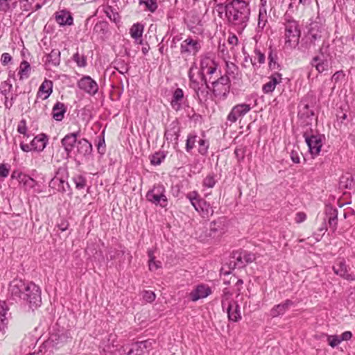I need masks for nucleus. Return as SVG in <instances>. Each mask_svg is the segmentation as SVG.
<instances>
[{"mask_svg": "<svg viewBox=\"0 0 355 355\" xmlns=\"http://www.w3.org/2000/svg\"><path fill=\"white\" fill-rule=\"evenodd\" d=\"M44 62L46 65L57 67L60 63V51L59 49H54L45 55Z\"/></svg>", "mask_w": 355, "mask_h": 355, "instance_id": "7c9ffc66", "label": "nucleus"}, {"mask_svg": "<svg viewBox=\"0 0 355 355\" xmlns=\"http://www.w3.org/2000/svg\"><path fill=\"white\" fill-rule=\"evenodd\" d=\"M179 136L180 128L175 123H171L164 133V138L168 141L174 142L175 145H178Z\"/></svg>", "mask_w": 355, "mask_h": 355, "instance_id": "393cba45", "label": "nucleus"}, {"mask_svg": "<svg viewBox=\"0 0 355 355\" xmlns=\"http://www.w3.org/2000/svg\"><path fill=\"white\" fill-rule=\"evenodd\" d=\"M187 28L193 33L200 35L203 33V24L202 20L197 15H193L187 23Z\"/></svg>", "mask_w": 355, "mask_h": 355, "instance_id": "cd10ccee", "label": "nucleus"}, {"mask_svg": "<svg viewBox=\"0 0 355 355\" xmlns=\"http://www.w3.org/2000/svg\"><path fill=\"white\" fill-rule=\"evenodd\" d=\"M31 65L27 61H22L20 64L19 75L20 79L27 78L29 76Z\"/></svg>", "mask_w": 355, "mask_h": 355, "instance_id": "37998d69", "label": "nucleus"}, {"mask_svg": "<svg viewBox=\"0 0 355 355\" xmlns=\"http://www.w3.org/2000/svg\"><path fill=\"white\" fill-rule=\"evenodd\" d=\"M47 142V136L44 133H42L33 138L31 142V146H32L33 150L41 152L45 148Z\"/></svg>", "mask_w": 355, "mask_h": 355, "instance_id": "bb28decb", "label": "nucleus"}, {"mask_svg": "<svg viewBox=\"0 0 355 355\" xmlns=\"http://www.w3.org/2000/svg\"><path fill=\"white\" fill-rule=\"evenodd\" d=\"M143 32L144 26L139 23L134 24L130 30L131 37L135 40L142 37Z\"/></svg>", "mask_w": 355, "mask_h": 355, "instance_id": "ea45409f", "label": "nucleus"}, {"mask_svg": "<svg viewBox=\"0 0 355 355\" xmlns=\"http://www.w3.org/2000/svg\"><path fill=\"white\" fill-rule=\"evenodd\" d=\"M152 343L153 342L150 340L135 342V344L137 345L138 350H141V355H143L144 349H148L152 347Z\"/></svg>", "mask_w": 355, "mask_h": 355, "instance_id": "13d9d810", "label": "nucleus"}, {"mask_svg": "<svg viewBox=\"0 0 355 355\" xmlns=\"http://www.w3.org/2000/svg\"><path fill=\"white\" fill-rule=\"evenodd\" d=\"M324 31V20L321 17L317 16L315 19H311L306 37L309 42V49L311 46H315L321 40Z\"/></svg>", "mask_w": 355, "mask_h": 355, "instance_id": "39448f33", "label": "nucleus"}, {"mask_svg": "<svg viewBox=\"0 0 355 355\" xmlns=\"http://www.w3.org/2000/svg\"><path fill=\"white\" fill-rule=\"evenodd\" d=\"M12 85L8 80L1 82L0 85V93L5 96V98L8 96V94L12 91Z\"/></svg>", "mask_w": 355, "mask_h": 355, "instance_id": "603ef678", "label": "nucleus"}, {"mask_svg": "<svg viewBox=\"0 0 355 355\" xmlns=\"http://www.w3.org/2000/svg\"><path fill=\"white\" fill-rule=\"evenodd\" d=\"M156 295L154 292L151 291H146L143 293V299L146 302H153L155 300Z\"/></svg>", "mask_w": 355, "mask_h": 355, "instance_id": "69168bd1", "label": "nucleus"}, {"mask_svg": "<svg viewBox=\"0 0 355 355\" xmlns=\"http://www.w3.org/2000/svg\"><path fill=\"white\" fill-rule=\"evenodd\" d=\"M8 307L5 301H0V331H4L8 324Z\"/></svg>", "mask_w": 355, "mask_h": 355, "instance_id": "f704fd0d", "label": "nucleus"}, {"mask_svg": "<svg viewBox=\"0 0 355 355\" xmlns=\"http://www.w3.org/2000/svg\"><path fill=\"white\" fill-rule=\"evenodd\" d=\"M115 69L121 74H125L129 71V66L124 61L116 62Z\"/></svg>", "mask_w": 355, "mask_h": 355, "instance_id": "052dcab7", "label": "nucleus"}, {"mask_svg": "<svg viewBox=\"0 0 355 355\" xmlns=\"http://www.w3.org/2000/svg\"><path fill=\"white\" fill-rule=\"evenodd\" d=\"M139 4L144 5L146 10L154 12L157 9V0H139Z\"/></svg>", "mask_w": 355, "mask_h": 355, "instance_id": "09e8293b", "label": "nucleus"}, {"mask_svg": "<svg viewBox=\"0 0 355 355\" xmlns=\"http://www.w3.org/2000/svg\"><path fill=\"white\" fill-rule=\"evenodd\" d=\"M250 110L251 107L249 104L241 103L236 105L228 114L227 120L231 123H235L239 117L243 116L250 112Z\"/></svg>", "mask_w": 355, "mask_h": 355, "instance_id": "2eb2a0df", "label": "nucleus"}, {"mask_svg": "<svg viewBox=\"0 0 355 355\" xmlns=\"http://www.w3.org/2000/svg\"><path fill=\"white\" fill-rule=\"evenodd\" d=\"M78 87L90 96H94L98 91L97 83L89 76H85L78 82Z\"/></svg>", "mask_w": 355, "mask_h": 355, "instance_id": "4468645a", "label": "nucleus"}, {"mask_svg": "<svg viewBox=\"0 0 355 355\" xmlns=\"http://www.w3.org/2000/svg\"><path fill=\"white\" fill-rule=\"evenodd\" d=\"M73 60L80 67H84L87 65L86 57L84 55L79 54L78 52L73 55Z\"/></svg>", "mask_w": 355, "mask_h": 355, "instance_id": "6e6d98bb", "label": "nucleus"}, {"mask_svg": "<svg viewBox=\"0 0 355 355\" xmlns=\"http://www.w3.org/2000/svg\"><path fill=\"white\" fill-rule=\"evenodd\" d=\"M69 338L70 334L67 331L52 332L49 339L46 340V344L49 347L57 348L67 343Z\"/></svg>", "mask_w": 355, "mask_h": 355, "instance_id": "ddd939ff", "label": "nucleus"}, {"mask_svg": "<svg viewBox=\"0 0 355 355\" xmlns=\"http://www.w3.org/2000/svg\"><path fill=\"white\" fill-rule=\"evenodd\" d=\"M245 150L243 147H237L234 150V155L239 163L243 161L245 157Z\"/></svg>", "mask_w": 355, "mask_h": 355, "instance_id": "680f3d73", "label": "nucleus"}, {"mask_svg": "<svg viewBox=\"0 0 355 355\" xmlns=\"http://www.w3.org/2000/svg\"><path fill=\"white\" fill-rule=\"evenodd\" d=\"M94 31L98 34L106 35L108 32V23L105 21H98L94 27Z\"/></svg>", "mask_w": 355, "mask_h": 355, "instance_id": "a18cd8bd", "label": "nucleus"}, {"mask_svg": "<svg viewBox=\"0 0 355 355\" xmlns=\"http://www.w3.org/2000/svg\"><path fill=\"white\" fill-rule=\"evenodd\" d=\"M67 111L66 107L63 103L57 102L52 110V117L56 121H61Z\"/></svg>", "mask_w": 355, "mask_h": 355, "instance_id": "72a5a7b5", "label": "nucleus"}, {"mask_svg": "<svg viewBox=\"0 0 355 355\" xmlns=\"http://www.w3.org/2000/svg\"><path fill=\"white\" fill-rule=\"evenodd\" d=\"M72 180L76 185V189L78 190L84 189L87 185V179L81 174L74 175Z\"/></svg>", "mask_w": 355, "mask_h": 355, "instance_id": "79ce46f5", "label": "nucleus"}, {"mask_svg": "<svg viewBox=\"0 0 355 355\" xmlns=\"http://www.w3.org/2000/svg\"><path fill=\"white\" fill-rule=\"evenodd\" d=\"M67 167L58 168L55 177L49 182V187L61 193L67 192V188L64 187V185H67V187L70 189V185L65 180L67 178Z\"/></svg>", "mask_w": 355, "mask_h": 355, "instance_id": "1a4fd4ad", "label": "nucleus"}, {"mask_svg": "<svg viewBox=\"0 0 355 355\" xmlns=\"http://www.w3.org/2000/svg\"><path fill=\"white\" fill-rule=\"evenodd\" d=\"M198 67L196 62H193L191 67L189 68V70L188 71V77L189 80V85H192L196 82L198 81L197 78H195V75L193 73L194 70H197Z\"/></svg>", "mask_w": 355, "mask_h": 355, "instance_id": "4d7b16f0", "label": "nucleus"}, {"mask_svg": "<svg viewBox=\"0 0 355 355\" xmlns=\"http://www.w3.org/2000/svg\"><path fill=\"white\" fill-rule=\"evenodd\" d=\"M269 81L262 86V91L264 94L272 93L277 85L282 81V75L279 72H275L268 77Z\"/></svg>", "mask_w": 355, "mask_h": 355, "instance_id": "6ab92c4d", "label": "nucleus"}, {"mask_svg": "<svg viewBox=\"0 0 355 355\" xmlns=\"http://www.w3.org/2000/svg\"><path fill=\"white\" fill-rule=\"evenodd\" d=\"M8 292L12 300L21 302L33 310L41 306V289L33 282L15 279L9 284Z\"/></svg>", "mask_w": 355, "mask_h": 355, "instance_id": "f257e3e1", "label": "nucleus"}, {"mask_svg": "<svg viewBox=\"0 0 355 355\" xmlns=\"http://www.w3.org/2000/svg\"><path fill=\"white\" fill-rule=\"evenodd\" d=\"M216 182V175L214 173H210L204 178L202 186L206 188H213Z\"/></svg>", "mask_w": 355, "mask_h": 355, "instance_id": "de8ad7c7", "label": "nucleus"}, {"mask_svg": "<svg viewBox=\"0 0 355 355\" xmlns=\"http://www.w3.org/2000/svg\"><path fill=\"white\" fill-rule=\"evenodd\" d=\"M166 156V153L164 151H158L155 153L150 158V163L153 165L157 166L164 160Z\"/></svg>", "mask_w": 355, "mask_h": 355, "instance_id": "c03bdc74", "label": "nucleus"}, {"mask_svg": "<svg viewBox=\"0 0 355 355\" xmlns=\"http://www.w3.org/2000/svg\"><path fill=\"white\" fill-rule=\"evenodd\" d=\"M189 87L194 91V98L198 101V103L201 105L206 104L211 96L209 93L210 87L208 85V83L204 84L198 81L190 85Z\"/></svg>", "mask_w": 355, "mask_h": 355, "instance_id": "9d476101", "label": "nucleus"}, {"mask_svg": "<svg viewBox=\"0 0 355 355\" xmlns=\"http://www.w3.org/2000/svg\"><path fill=\"white\" fill-rule=\"evenodd\" d=\"M298 116L301 119H309L314 115V112L309 107L306 98L302 99L298 105Z\"/></svg>", "mask_w": 355, "mask_h": 355, "instance_id": "2f4dec72", "label": "nucleus"}, {"mask_svg": "<svg viewBox=\"0 0 355 355\" xmlns=\"http://www.w3.org/2000/svg\"><path fill=\"white\" fill-rule=\"evenodd\" d=\"M53 82L50 80L45 79L39 87L37 96L45 100L51 95L53 92Z\"/></svg>", "mask_w": 355, "mask_h": 355, "instance_id": "c756f323", "label": "nucleus"}, {"mask_svg": "<svg viewBox=\"0 0 355 355\" xmlns=\"http://www.w3.org/2000/svg\"><path fill=\"white\" fill-rule=\"evenodd\" d=\"M184 101V92L181 88H177L173 93L171 101V105L175 111H179L182 108Z\"/></svg>", "mask_w": 355, "mask_h": 355, "instance_id": "b1692460", "label": "nucleus"}, {"mask_svg": "<svg viewBox=\"0 0 355 355\" xmlns=\"http://www.w3.org/2000/svg\"><path fill=\"white\" fill-rule=\"evenodd\" d=\"M210 235L213 236V239H218L225 232L224 221L221 219L214 221L210 225Z\"/></svg>", "mask_w": 355, "mask_h": 355, "instance_id": "c85d7f7f", "label": "nucleus"}, {"mask_svg": "<svg viewBox=\"0 0 355 355\" xmlns=\"http://www.w3.org/2000/svg\"><path fill=\"white\" fill-rule=\"evenodd\" d=\"M111 355H141V350H138L135 343H128L121 346L120 348L112 352Z\"/></svg>", "mask_w": 355, "mask_h": 355, "instance_id": "4be33fe9", "label": "nucleus"}, {"mask_svg": "<svg viewBox=\"0 0 355 355\" xmlns=\"http://www.w3.org/2000/svg\"><path fill=\"white\" fill-rule=\"evenodd\" d=\"M294 304L291 300H286L283 303L275 305L270 310V315L273 318L284 315L288 309Z\"/></svg>", "mask_w": 355, "mask_h": 355, "instance_id": "a878e982", "label": "nucleus"}, {"mask_svg": "<svg viewBox=\"0 0 355 355\" xmlns=\"http://www.w3.org/2000/svg\"><path fill=\"white\" fill-rule=\"evenodd\" d=\"M333 270L337 275L340 276L348 281H353L355 277L353 275L348 272V266L344 259H338L333 266Z\"/></svg>", "mask_w": 355, "mask_h": 355, "instance_id": "dca6fc26", "label": "nucleus"}, {"mask_svg": "<svg viewBox=\"0 0 355 355\" xmlns=\"http://www.w3.org/2000/svg\"><path fill=\"white\" fill-rule=\"evenodd\" d=\"M236 261L234 263V268H243L245 266L241 252H236L232 257Z\"/></svg>", "mask_w": 355, "mask_h": 355, "instance_id": "5fc2aeb1", "label": "nucleus"}, {"mask_svg": "<svg viewBox=\"0 0 355 355\" xmlns=\"http://www.w3.org/2000/svg\"><path fill=\"white\" fill-rule=\"evenodd\" d=\"M325 214L327 217L329 227L335 231L338 225V210L332 207H327Z\"/></svg>", "mask_w": 355, "mask_h": 355, "instance_id": "473e14b6", "label": "nucleus"}, {"mask_svg": "<svg viewBox=\"0 0 355 355\" xmlns=\"http://www.w3.org/2000/svg\"><path fill=\"white\" fill-rule=\"evenodd\" d=\"M304 137L311 155L313 157L318 155L322 146V139L324 138V135H312L309 136L306 133H304Z\"/></svg>", "mask_w": 355, "mask_h": 355, "instance_id": "f8f14e48", "label": "nucleus"}, {"mask_svg": "<svg viewBox=\"0 0 355 355\" xmlns=\"http://www.w3.org/2000/svg\"><path fill=\"white\" fill-rule=\"evenodd\" d=\"M146 200L155 205L165 208L168 205V199L166 196V189L163 184H155L146 195Z\"/></svg>", "mask_w": 355, "mask_h": 355, "instance_id": "6e6552de", "label": "nucleus"}, {"mask_svg": "<svg viewBox=\"0 0 355 355\" xmlns=\"http://www.w3.org/2000/svg\"><path fill=\"white\" fill-rule=\"evenodd\" d=\"M222 308L226 311L230 321L238 322L241 319L240 306L236 301L224 299L222 300Z\"/></svg>", "mask_w": 355, "mask_h": 355, "instance_id": "9b49d317", "label": "nucleus"}, {"mask_svg": "<svg viewBox=\"0 0 355 355\" xmlns=\"http://www.w3.org/2000/svg\"><path fill=\"white\" fill-rule=\"evenodd\" d=\"M268 67L270 70L280 69V64L278 63V55L276 50L270 47L268 52Z\"/></svg>", "mask_w": 355, "mask_h": 355, "instance_id": "c9c22d12", "label": "nucleus"}, {"mask_svg": "<svg viewBox=\"0 0 355 355\" xmlns=\"http://www.w3.org/2000/svg\"><path fill=\"white\" fill-rule=\"evenodd\" d=\"M200 66L205 71V73L210 76L209 80L211 76L217 73L218 64L212 59L205 57L200 61Z\"/></svg>", "mask_w": 355, "mask_h": 355, "instance_id": "5701e85b", "label": "nucleus"}, {"mask_svg": "<svg viewBox=\"0 0 355 355\" xmlns=\"http://www.w3.org/2000/svg\"><path fill=\"white\" fill-rule=\"evenodd\" d=\"M198 153L202 155H206L207 153L208 148L209 146V141L199 138L198 140Z\"/></svg>", "mask_w": 355, "mask_h": 355, "instance_id": "3c124183", "label": "nucleus"}, {"mask_svg": "<svg viewBox=\"0 0 355 355\" xmlns=\"http://www.w3.org/2000/svg\"><path fill=\"white\" fill-rule=\"evenodd\" d=\"M211 293L210 287L204 284L197 286L191 293L190 298L193 302L205 298Z\"/></svg>", "mask_w": 355, "mask_h": 355, "instance_id": "412c9836", "label": "nucleus"}, {"mask_svg": "<svg viewBox=\"0 0 355 355\" xmlns=\"http://www.w3.org/2000/svg\"><path fill=\"white\" fill-rule=\"evenodd\" d=\"M20 184L26 191H31V189L35 190V187L37 186V182L33 178L26 175L24 176V179H22Z\"/></svg>", "mask_w": 355, "mask_h": 355, "instance_id": "58836bf2", "label": "nucleus"}, {"mask_svg": "<svg viewBox=\"0 0 355 355\" xmlns=\"http://www.w3.org/2000/svg\"><path fill=\"white\" fill-rule=\"evenodd\" d=\"M268 9L259 8L258 15V28L263 30L268 24Z\"/></svg>", "mask_w": 355, "mask_h": 355, "instance_id": "4c0bfd02", "label": "nucleus"}, {"mask_svg": "<svg viewBox=\"0 0 355 355\" xmlns=\"http://www.w3.org/2000/svg\"><path fill=\"white\" fill-rule=\"evenodd\" d=\"M254 61L257 62L259 65V67L265 63L266 62V55L265 53L261 51L260 49L255 48L254 50Z\"/></svg>", "mask_w": 355, "mask_h": 355, "instance_id": "49530a36", "label": "nucleus"}, {"mask_svg": "<svg viewBox=\"0 0 355 355\" xmlns=\"http://www.w3.org/2000/svg\"><path fill=\"white\" fill-rule=\"evenodd\" d=\"M284 40L285 46L289 49H295L299 44L301 31L299 25L292 17L284 15Z\"/></svg>", "mask_w": 355, "mask_h": 355, "instance_id": "20e7f679", "label": "nucleus"}, {"mask_svg": "<svg viewBox=\"0 0 355 355\" xmlns=\"http://www.w3.org/2000/svg\"><path fill=\"white\" fill-rule=\"evenodd\" d=\"M201 46L198 41L194 40L192 38H187L184 40L180 46L181 54H196L200 49Z\"/></svg>", "mask_w": 355, "mask_h": 355, "instance_id": "f3484780", "label": "nucleus"}, {"mask_svg": "<svg viewBox=\"0 0 355 355\" xmlns=\"http://www.w3.org/2000/svg\"><path fill=\"white\" fill-rule=\"evenodd\" d=\"M327 337V340L331 347H337L342 341L338 335L323 334Z\"/></svg>", "mask_w": 355, "mask_h": 355, "instance_id": "864d4df0", "label": "nucleus"}, {"mask_svg": "<svg viewBox=\"0 0 355 355\" xmlns=\"http://www.w3.org/2000/svg\"><path fill=\"white\" fill-rule=\"evenodd\" d=\"M198 137L196 135L189 134L186 141V150L189 153L195 147L196 143H198Z\"/></svg>", "mask_w": 355, "mask_h": 355, "instance_id": "8fccbe9b", "label": "nucleus"}, {"mask_svg": "<svg viewBox=\"0 0 355 355\" xmlns=\"http://www.w3.org/2000/svg\"><path fill=\"white\" fill-rule=\"evenodd\" d=\"M225 12L227 26L238 34H242L250 19L249 4L243 0H232L225 5Z\"/></svg>", "mask_w": 355, "mask_h": 355, "instance_id": "f03ea898", "label": "nucleus"}, {"mask_svg": "<svg viewBox=\"0 0 355 355\" xmlns=\"http://www.w3.org/2000/svg\"><path fill=\"white\" fill-rule=\"evenodd\" d=\"M10 171V166L5 164H0V178H6Z\"/></svg>", "mask_w": 355, "mask_h": 355, "instance_id": "774afa93", "label": "nucleus"}, {"mask_svg": "<svg viewBox=\"0 0 355 355\" xmlns=\"http://www.w3.org/2000/svg\"><path fill=\"white\" fill-rule=\"evenodd\" d=\"M103 12L106 16L116 24L121 21V16L119 12L111 6H105L103 7Z\"/></svg>", "mask_w": 355, "mask_h": 355, "instance_id": "e433bc0d", "label": "nucleus"}, {"mask_svg": "<svg viewBox=\"0 0 355 355\" xmlns=\"http://www.w3.org/2000/svg\"><path fill=\"white\" fill-rule=\"evenodd\" d=\"M20 8L25 12H33L46 3V0H19Z\"/></svg>", "mask_w": 355, "mask_h": 355, "instance_id": "a211bd4d", "label": "nucleus"}, {"mask_svg": "<svg viewBox=\"0 0 355 355\" xmlns=\"http://www.w3.org/2000/svg\"><path fill=\"white\" fill-rule=\"evenodd\" d=\"M55 21L61 26H71L73 24V18L71 12L63 9L55 13Z\"/></svg>", "mask_w": 355, "mask_h": 355, "instance_id": "aec40b11", "label": "nucleus"}, {"mask_svg": "<svg viewBox=\"0 0 355 355\" xmlns=\"http://www.w3.org/2000/svg\"><path fill=\"white\" fill-rule=\"evenodd\" d=\"M241 252L243 257L245 264L250 263L255 261L256 256L254 254L247 251H241Z\"/></svg>", "mask_w": 355, "mask_h": 355, "instance_id": "e2e57ef3", "label": "nucleus"}, {"mask_svg": "<svg viewBox=\"0 0 355 355\" xmlns=\"http://www.w3.org/2000/svg\"><path fill=\"white\" fill-rule=\"evenodd\" d=\"M105 147H106V146H105L104 136L98 137V141L97 144L98 152L100 154L103 155L105 153Z\"/></svg>", "mask_w": 355, "mask_h": 355, "instance_id": "0e129e2a", "label": "nucleus"}, {"mask_svg": "<svg viewBox=\"0 0 355 355\" xmlns=\"http://www.w3.org/2000/svg\"><path fill=\"white\" fill-rule=\"evenodd\" d=\"M230 79L228 76H220L211 82V92L213 96L218 100H224L227 98L230 90Z\"/></svg>", "mask_w": 355, "mask_h": 355, "instance_id": "423d86ee", "label": "nucleus"}, {"mask_svg": "<svg viewBox=\"0 0 355 355\" xmlns=\"http://www.w3.org/2000/svg\"><path fill=\"white\" fill-rule=\"evenodd\" d=\"M80 132L69 133L61 139L62 146L67 154V157L74 155L76 159H87L92 153V145L85 138L77 139Z\"/></svg>", "mask_w": 355, "mask_h": 355, "instance_id": "7ed1b4c3", "label": "nucleus"}, {"mask_svg": "<svg viewBox=\"0 0 355 355\" xmlns=\"http://www.w3.org/2000/svg\"><path fill=\"white\" fill-rule=\"evenodd\" d=\"M311 64L314 66L319 73H322L327 69L328 64L327 60H321L318 56H315L311 61Z\"/></svg>", "mask_w": 355, "mask_h": 355, "instance_id": "a19ab883", "label": "nucleus"}, {"mask_svg": "<svg viewBox=\"0 0 355 355\" xmlns=\"http://www.w3.org/2000/svg\"><path fill=\"white\" fill-rule=\"evenodd\" d=\"M98 248V245L96 244L92 243L89 245H88L85 249V253L90 257L93 258L94 257V254Z\"/></svg>", "mask_w": 355, "mask_h": 355, "instance_id": "338daca9", "label": "nucleus"}, {"mask_svg": "<svg viewBox=\"0 0 355 355\" xmlns=\"http://www.w3.org/2000/svg\"><path fill=\"white\" fill-rule=\"evenodd\" d=\"M187 198L189 200L192 206L203 217H208L212 215L214 211L209 202L201 198L196 191L189 192L187 194Z\"/></svg>", "mask_w": 355, "mask_h": 355, "instance_id": "0eeeda50", "label": "nucleus"}, {"mask_svg": "<svg viewBox=\"0 0 355 355\" xmlns=\"http://www.w3.org/2000/svg\"><path fill=\"white\" fill-rule=\"evenodd\" d=\"M17 131L19 133L22 134L27 137L31 136V134L27 132L26 122L25 119H22L19 121L17 125Z\"/></svg>", "mask_w": 355, "mask_h": 355, "instance_id": "bf43d9fd", "label": "nucleus"}]
</instances>
